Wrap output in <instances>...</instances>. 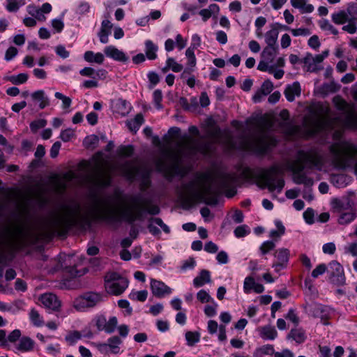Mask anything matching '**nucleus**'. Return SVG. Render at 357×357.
<instances>
[{"label": "nucleus", "instance_id": "obj_24", "mask_svg": "<svg viewBox=\"0 0 357 357\" xmlns=\"http://www.w3.org/2000/svg\"><path fill=\"white\" fill-rule=\"evenodd\" d=\"M258 331L261 337L263 339L274 340L278 335L275 328L270 325L260 327Z\"/></svg>", "mask_w": 357, "mask_h": 357}, {"label": "nucleus", "instance_id": "obj_8", "mask_svg": "<svg viewBox=\"0 0 357 357\" xmlns=\"http://www.w3.org/2000/svg\"><path fill=\"white\" fill-rule=\"evenodd\" d=\"M119 169L124 176L130 180L140 176L145 178L148 174L143 169V167L136 161H126L119 166Z\"/></svg>", "mask_w": 357, "mask_h": 357}, {"label": "nucleus", "instance_id": "obj_32", "mask_svg": "<svg viewBox=\"0 0 357 357\" xmlns=\"http://www.w3.org/2000/svg\"><path fill=\"white\" fill-rule=\"evenodd\" d=\"M288 338L294 339L297 343H302L305 341L306 336L305 331L301 328L291 329L289 333Z\"/></svg>", "mask_w": 357, "mask_h": 357}, {"label": "nucleus", "instance_id": "obj_50", "mask_svg": "<svg viewBox=\"0 0 357 357\" xmlns=\"http://www.w3.org/2000/svg\"><path fill=\"white\" fill-rule=\"evenodd\" d=\"M167 63L168 67L175 73L181 72L183 69V66L178 63L173 58H168Z\"/></svg>", "mask_w": 357, "mask_h": 357}, {"label": "nucleus", "instance_id": "obj_41", "mask_svg": "<svg viewBox=\"0 0 357 357\" xmlns=\"http://www.w3.org/2000/svg\"><path fill=\"white\" fill-rule=\"evenodd\" d=\"M185 339L189 346H193L200 340V335L198 332L188 331L185 333Z\"/></svg>", "mask_w": 357, "mask_h": 357}, {"label": "nucleus", "instance_id": "obj_61", "mask_svg": "<svg viewBox=\"0 0 357 357\" xmlns=\"http://www.w3.org/2000/svg\"><path fill=\"white\" fill-rule=\"evenodd\" d=\"M275 245L273 241H268L263 243L260 247V250L263 255L266 254L275 248Z\"/></svg>", "mask_w": 357, "mask_h": 357}, {"label": "nucleus", "instance_id": "obj_39", "mask_svg": "<svg viewBox=\"0 0 357 357\" xmlns=\"http://www.w3.org/2000/svg\"><path fill=\"white\" fill-rule=\"evenodd\" d=\"M303 62L304 63L305 66L307 67V70L310 72H314L317 70V68L315 66L314 56L310 54L307 53L305 58L303 60Z\"/></svg>", "mask_w": 357, "mask_h": 357}, {"label": "nucleus", "instance_id": "obj_16", "mask_svg": "<svg viewBox=\"0 0 357 357\" xmlns=\"http://www.w3.org/2000/svg\"><path fill=\"white\" fill-rule=\"evenodd\" d=\"M274 255L277 258L278 262L273 264V267L276 272H279L286 267L289 261V250L287 248H280L275 251Z\"/></svg>", "mask_w": 357, "mask_h": 357}, {"label": "nucleus", "instance_id": "obj_48", "mask_svg": "<svg viewBox=\"0 0 357 357\" xmlns=\"http://www.w3.org/2000/svg\"><path fill=\"white\" fill-rule=\"evenodd\" d=\"M54 96L57 99L62 100V107L63 109H67L70 107L72 100L69 97L64 96L60 92H56Z\"/></svg>", "mask_w": 357, "mask_h": 357}, {"label": "nucleus", "instance_id": "obj_49", "mask_svg": "<svg viewBox=\"0 0 357 357\" xmlns=\"http://www.w3.org/2000/svg\"><path fill=\"white\" fill-rule=\"evenodd\" d=\"M250 233V229L247 225H241L237 227L234 230V234L236 237H244Z\"/></svg>", "mask_w": 357, "mask_h": 357}, {"label": "nucleus", "instance_id": "obj_4", "mask_svg": "<svg viewBox=\"0 0 357 357\" xmlns=\"http://www.w3.org/2000/svg\"><path fill=\"white\" fill-rule=\"evenodd\" d=\"M258 178V186L262 189L266 188L271 192L276 190L280 193L284 186V181L280 176V170L276 167H271L268 169L264 170L259 175Z\"/></svg>", "mask_w": 357, "mask_h": 357}, {"label": "nucleus", "instance_id": "obj_60", "mask_svg": "<svg viewBox=\"0 0 357 357\" xmlns=\"http://www.w3.org/2000/svg\"><path fill=\"white\" fill-rule=\"evenodd\" d=\"M56 54L62 59H66L69 56L70 52L66 50L63 45H59L55 47Z\"/></svg>", "mask_w": 357, "mask_h": 357}, {"label": "nucleus", "instance_id": "obj_19", "mask_svg": "<svg viewBox=\"0 0 357 357\" xmlns=\"http://www.w3.org/2000/svg\"><path fill=\"white\" fill-rule=\"evenodd\" d=\"M104 52L105 55L116 61L126 62L128 57L126 54L114 46H107L105 48Z\"/></svg>", "mask_w": 357, "mask_h": 357}, {"label": "nucleus", "instance_id": "obj_43", "mask_svg": "<svg viewBox=\"0 0 357 357\" xmlns=\"http://www.w3.org/2000/svg\"><path fill=\"white\" fill-rule=\"evenodd\" d=\"M274 354V348L273 345L266 344L258 348L255 352V356L259 355H272Z\"/></svg>", "mask_w": 357, "mask_h": 357}, {"label": "nucleus", "instance_id": "obj_63", "mask_svg": "<svg viewBox=\"0 0 357 357\" xmlns=\"http://www.w3.org/2000/svg\"><path fill=\"white\" fill-rule=\"evenodd\" d=\"M82 335L79 332L74 331L66 337V340L70 344H74L77 340L81 339Z\"/></svg>", "mask_w": 357, "mask_h": 357}, {"label": "nucleus", "instance_id": "obj_57", "mask_svg": "<svg viewBox=\"0 0 357 357\" xmlns=\"http://www.w3.org/2000/svg\"><path fill=\"white\" fill-rule=\"evenodd\" d=\"M21 337V331L19 329H15L8 335L7 342L17 343V341H19Z\"/></svg>", "mask_w": 357, "mask_h": 357}, {"label": "nucleus", "instance_id": "obj_51", "mask_svg": "<svg viewBox=\"0 0 357 357\" xmlns=\"http://www.w3.org/2000/svg\"><path fill=\"white\" fill-rule=\"evenodd\" d=\"M149 222H151L152 223H155V225L160 227L165 233L169 234L170 232V229H169V227L163 222V221L161 218H151L149 219Z\"/></svg>", "mask_w": 357, "mask_h": 357}, {"label": "nucleus", "instance_id": "obj_56", "mask_svg": "<svg viewBox=\"0 0 357 357\" xmlns=\"http://www.w3.org/2000/svg\"><path fill=\"white\" fill-rule=\"evenodd\" d=\"M327 271V266L324 264L318 265L312 272V277L317 278L323 275Z\"/></svg>", "mask_w": 357, "mask_h": 357}, {"label": "nucleus", "instance_id": "obj_27", "mask_svg": "<svg viewBox=\"0 0 357 357\" xmlns=\"http://www.w3.org/2000/svg\"><path fill=\"white\" fill-rule=\"evenodd\" d=\"M144 121L143 115L142 114H137L133 119L127 121L126 125L131 132L136 133Z\"/></svg>", "mask_w": 357, "mask_h": 357}, {"label": "nucleus", "instance_id": "obj_38", "mask_svg": "<svg viewBox=\"0 0 357 357\" xmlns=\"http://www.w3.org/2000/svg\"><path fill=\"white\" fill-rule=\"evenodd\" d=\"M6 8L10 12H16L20 6L25 4L24 0H6Z\"/></svg>", "mask_w": 357, "mask_h": 357}, {"label": "nucleus", "instance_id": "obj_23", "mask_svg": "<svg viewBox=\"0 0 357 357\" xmlns=\"http://www.w3.org/2000/svg\"><path fill=\"white\" fill-rule=\"evenodd\" d=\"M301 94V86L297 82H294L291 85H288L284 90V95L288 101L292 102L295 99V96H299Z\"/></svg>", "mask_w": 357, "mask_h": 357}, {"label": "nucleus", "instance_id": "obj_10", "mask_svg": "<svg viewBox=\"0 0 357 357\" xmlns=\"http://www.w3.org/2000/svg\"><path fill=\"white\" fill-rule=\"evenodd\" d=\"M333 22H353L357 21V3L349 4L347 11L340 10L332 15Z\"/></svg>", "mask_w": 357, "mask_h": 357}, {"label": "nucleus", "instance_id": "obj_55", "mask_svg": "<svg viewBox=\"0 0 357 357\" xmlns=\"http://www.w3.org/2000/svg\"><path fill=\"white\" fill-rule=\"evenodd\" d=\"M314 211L311 208H307V210L303 213V218L305 222L309 225L314 222Z\"/></svg>", "mask_w": 357, "mask_h": 357}, {"label": "nucleus", "instance_id": "obj_36", "mask_svg": "<svg viewBox=\"0 0 357 357\" xmlns=\"http://www.w3.org/2000/svg\"><path fill=\"white\" fill-rule=\"evenodd\" d=\"M29 13L38 21H45L46 17L40 8L31 6L28 8Z\"/></svg>", "mask_w": 357, "mask_h": 357}, {"label": "nucleus", "instance_id": "obj_1", "mask_svg": "<svg viewBox=\"0 0 357 357\" xmlns=\"http://www.w3.org/2000/svg\"><path fill=\"white\" fill-rule=\"evenodd\" d=\"M205 137L200 139H194L188 136L179 143V153L176 154L171 151H165L155 162V167L160 172L164 174L171 173L178 165L179 155H193L197 153L207 154L211 151V143L203 140Z\"/></svg>", "mask_w": 357, "mask_h": 357}, {"label": "nucleus", "instance_id": "obj_44", "mask_svg": "<svg viewBox=\"0 0 357 357\" xmlns=\"http://www.w3.org/2000/svg\"><path fill=\"white\" fill-rule=\"evenodd\" d=\"M270 63V62L261 59V60L259 61L258 64L257 69L260 71H268L269 73H272L275 68V66H269Z\"/></svg>", "mask_w": 357, "mask_h": 357}, {"label": "nucleus", "instance_id": "obj_7", "mask_svg": "<svg viewBox=\"0 0 357 357\" xmlns=\"http://www.w3.org/2000/svg\"><path fill=\"white\" fill-rule=\"evenodd\" d=\"M105 289L109 294L120 295L128 286V280L116 273H109L105 277Z\"/></svg>", "mask_w": 357, "mask_h": 357}, {"label": "nucleus", "instance_id": "obj_2", "mask_svg": "<svg viewBox=\"0 0 357 357\" xmlns=\"http://www.w3.org/2000/svg\"><path fill=\"white\" fill-rule=\"evenodd\" d=\"M127 200L129 204L123 206L119 211L113 207L102 205L99 200H96V213L101 218L108 220H116L120 214L127 222L132 223L141 218L146 201L141 194L132 195Z\"/></svg>", "mask_w": 357, "mask_h": 357}, {"label": "nucleus", "instance_id": "obj_30", "mask_svg": "<svg viewBox=\"0 0 357 357\" xmlns=\"http://www.w3.org/2000/svg\"><path fill=\"white\" fill-rule=\"evenodd\" d=\"M278 54V47L266 46L261 52V59L273 63L275 56Z\"/></svg>", "mask_w": 357, "mask_h": 357}, {"label": "nucleus", "instance_id": "obj_47", "mask_svg": "<svg viewBox=\"0 0 357 357\" xmlns=\"http://www.w3.org/2000/svg\"><path fill=\"white\" fill-rule=\"evenodd\" d=\"M47 125L45 119H38L32 121L30 124V128L33 132H36L40 128H44Z\"/></svg>", "mask_w": 357, "mask_h": 357}, {"label": "nucleus", "instance_id": "obj_35", "mask_svg": "<svg viewBox=\"0 0 357 357\" xmlns=\"http://www.w3.org/2000/svg\"><path fill=\"white\" fill-rule=\"evenodd\" d=\"M278 36V31L273 29L268 31L266 34V43L267 46L276 47V41Z\"/></svg>", "mask_w": 357, "mask_h": 357}, {"label": "nucleus", "instance_id": "obj_6", "mask_svg": "<svg viewBox=\"0 0 357 357\" xmlns=\"http://www.w3.org/2000/svg\"><path fill=\"white\" fill-rule=\"evenodd\" d=\"M334 160L340 167L344 166L347 160L352 158L356 152V147L349 143L342 142L334 144L331 147Z\"/></svg>", "mask_w": 357, "mask_h": 357}, {"label": "nucleus", "instance_id": "obj_42", "mask_svg": "<svg viewBox=\"0 0 357 357\" xmlns=\"http://www.w3.org/2000/svg\"><path fill=\"white\" fill-rule=\"evenodd\" d=\"M28 77L29 76L26 73H20L17 75H13L8 77V80L11 82L13 84H20L26 82Z\"/></svg>", "mask_w": 357, "mask_h": 357}, {"label": "nucleus", "instance_id": "obj_22", "mask_svg": "<svg viewBox=\"0 0 357 357\" xmlns=\"http://www.w3.org/2000/svg\"><path fill=\"white\" fill-rule=\"evenodd\" d=\"M194 186L195 182L191 181L188 184H187L185 188L186 190L190 191V197L196 199H204L205 195L209 193L211 190L210 187H204L200 190H196L194 189Z\"/></svg>", "mask_w": 357, "mask_h": 357}, {"label": "nucleus", "instance_id": "obj_34", "mask_svg": "<svg viewBox=\"0 0 357 357\" xmlns=\"http://www.w3.org/2000/svg\"><path fill=\"white\" fill-rule=\"evenodd\" d=\"M29 318L35 326L40 327L44 324L43 318L40 317L39 312L35 309L31 310L29 312Z\"/></svg>", "mask_w": 357, "mask_h": 357}, {"label": "nucleus", "instance_id": "obj_21", "mask_svg": "<svg viewBox=\"0 0 357 357\" xmlns=\"http://www.w3.org/2000/svg\"><path fill=\"white\" fill-rule=\"evenodd\" d=\"M112 107L114 112L121 114V116L127 115L131 109L130 103L126 100L121 98L115 100L113 102Z\"/></svg>", "mask_w": 357, "mask_h": 357}, {"label": "nucleus", "instance_id": "obj_31", "mask_svg": "<svg viewBox=\"0 0 357 357\" xmlns=\"http://www.w3.org/2000/svg\"><path fill=\"white\" fill-rule=\"evenodd\" d=\"M145 48L146 56L149 60H154L157 58L158 46L151 40H149L145 42Z\"/></svg>", "mask_w": 357, "mask_h": 357}, {"label": "nucleus", "instance_id": "obj_17", "mask_svg": "<svg viewBox=\"0 0 357 357\" xmlns=\"http://www.w3.org/2000/svg\"><path fill=\"white\" fill-rule=\"evenodd\" d=\"M40 301L45 307L54 311H58L61 307L60 301L54 294H44L40 296Z\"/></svg>", "mask_w": 357, "mask_h": 357}, {"label": "nucleus", "instance_id": "obj_9", "mask_svg": "<svg viewBox=\"0 0 357 357\" xmlns=\"http://www.w3.org/2000/svg\"><path fill=\"white\" fill-rule=\"evenodd\" d=\"M328 280L337 285L342 286L345 283V276L342 266L337 261H332L328 264Z\"/></svg>", "mask_w": 357, "mask_h": 357}, {"label": "nucleus", "instance_id": "obj_28", "mask_svg": "<svg viewBox=\"0 0 357 357\" xmlns=\"http://www.w3.org/2000/svg\"><path fill=\"white\" fill-rule=\"evenodd\" d=\"M31 98L34 101L40 102L39 107L44 109L50 105L49 98L45 96L44 91L38 90L31 94Z\"/></svg>", "mask_w": 357, "mask_h": 357}, {"label": "nucleus", "instance_id": "obj_45", "mask_svg": "<svg viewBox=\"0 0 357 357\" xmlns=\"http://www.w3.org/2000/svg\"><path fill=\"white\" fill-rule=\"evenodd\" d=\"M195 50L193 48H188L185 51V56L188 58V65L191 68L196 65V58L194 53Z\"/></svg>", "mask_w": 357, "mask_h": 357}, {"label": "nucleus", "instance_id": "obj_14", "mask_svg": "<svg viewBox=\"0 0 357 357\" xmlns=\"http://www.w3.org/2000/svg\"><path fill=\"white\" fill-rule=\"evenodd\" d=\"M122 343V340L118 336H112L107 340V343L100 344L98 346L99 351L105 354H116L119 352V345Z\"/></svg>", "mask_w": 357, "mask_h": 357}, {"label": "nucleus", "instance_id": "obj_52", "mask_svg": "<svg viewBox=\"0 0 357 357\" xmlns=\"http://www.w3.org/2000/svg\"><path fill=\"white\" fill-rule=\"evenodd\" d=\"M197 298L202 303L213 301L211 296L204 289L200 290L197 293Z\"/></svg>", "mask_w": 357, "mask_h": 357}, {"label": "nucleus", "instance_id": "obj_3", "mask_svg": "<svg viewBox=\"0 0 357 357\" xmlns=\"http://www.w3.org/2000/svg\"><path fill=\"white\" fill-rule=\"evenodd\" d=\"M79 206H64L61 211L52 215L47 226L52 234H65L72 226L77 225L84 219Z\"/></svg>", "mask_w": 357, "mask_h": 357}, {"label": "nucleus", "instance_id": "obj_58", "mask_svg": "<svg viewBox=\"0 0 357 357\" xmlns=\"http://www.w3.org/2000/svg\"><path fill=\"white\" fill-rule=\"evenodd\" d=\"M296 183L298 184H304L306 186H312L314 183L313 179L307 177L305 175H300L296 179Z\"/></svg>", "mask_w": 357, "mask_h": 357}, {"label": "nucleus", "instance_id": "obj_20", "mask_svg": "<svg viewBox=\"0 0 357 357\" xmlns=\"http://www.w3.org/2000/svg\"><path fill=\"white\" fill-rule=\"evenodd\" d=\"M92 179L94 185L99 188L108 186L111 182L109 173L103 170L99 171Z\"/></svg>", "mask_w": 357, "mask_h": 357}, {"label": "nucleus", "instance_id": "obj_59", "mask_svg": "<svg viewBox=\"0 0 357 357\" xmlns=\"http://www.w3.org/2000/svg\"><path fill=\"white\" fill-rule=\"evenodd\" d=\"M134 149L132 146H123L119 147V153L121 156L129 157L132 155Z\"/></svg>", "mask_w": 357, "mask_h": 357}, {"label": "nucleus", "instance_id": "obj_13", "mask_svg": "<svg viewBox=\"0 0 357 357\" xmlns=\"http://www.w3.org/2000/svg\"><path fill=\"white\" fill-rule=\"evenodd\" d=\"M309 312L314 317L320 318L324 325L328 324L327 320L333 314L332 310L326 305L314 303L309 307Z\"/></svg>", "mask_w": 357, "mask_h": 357}, {"label": "nucleus", "instance_id": "obj_53", "mask_svg": "<svg viewBox=\"0 0 357 357\" xmlns=\"http://www.w3.org/2000/svg\"><path fill=\"white\" fill-rule=\"evenodd\" d=\"M273 84L272 82L267 79L263 82L259 90L264 93V95H268L273 90Z\"/></svg>", "mask_w": 357, "mask_h": 357}, {"label": "nucleus", "instance_id": "obj_5", "mask_svg": "<svg viewBox=\"0 0 357 357\" xmlns=\"http://www.w3.org/2000/svg\"><path fill=\"white\" fill-rule=\"evenodd\" d=\"M102 294L88 291L77 297L73 301V307L77 311L85 312L88 309L95 307L104 300Z\"/></svg>", "mask_w": 357, "mask_h": 357}, {"label": "nucleus", "instance_id": "obj_11", "mask_svg": "<svg viewBox=\"0 0 357 357\" xmlns=\"http://www.w3.org/2000/svg\"><path fill=\"white\" fill-rule=\"evenodd\" d=\"M296 162L298 172H301L307 167L311 168L317 166L319 163V160L315 154L304 151H299Z\"/></svg>", "mask_w": 357, "mask_h": 357}, {"label": "nucleus", "instance_id": "obj_26", "mask_svg": "<svg viewBox=\"0 0 357 357\" xmlns=\"http://www.w3.org/2000/svg\"><path fill=\"white\" fill-rule=\"evenodd\" d=\"M292 6L298 8L302 13H311L314 10L312 4L307 3V0H290Z\"/></svg>", "mask_w": 357, "mask_h": 357}, {"label": "nucleus", "instance_id": "obj_64", "mask_svg": "<svg viewBox=\"0 0 357 357\" xmlns=\"http://www.w3.org/2000/svg\"><path fill=\"white\" fill-rule=\"evenodd\" d=\"M162 99V94L160 90H155L153 92V100L158 109H160L162 105L160 104Z\"/></svg>", "mask_w": 357, "mask_h": 357}, {"label": "nucleus", "instance_id": "obj_12", "mask_svg": "<svg viewBox=\"0 0 357 357\" xmlns=\"http://www.w3.org/2000/svg\"><path fill=\"white\" fill-rule=\"evenodd\" d=\"M95 326L98 331H104L107 333H112L117 326V319L116 317H112L108 321L104 315H97L93 319Z\"/></svg>", "mask_w": 357, "mask_h": 357}, {"label": "nucleus", "instance_id": "obj_54", "mask_svg": "<svg viewBox=\"0 0 357 357\" xmlns=\"http://www.w3.org/2000/svg\"><path fill=\"white\" fill-rule=\"evenodd\" d=\"M291 32L294 36H306L310 35L312 33L310 29L305 28V27L294 29L291 30Z\"/></svg>", "mask_w": 357, "mask_h": 357}, {"label": "nucleus", "instance_id": "obj_25", "mask_svg": "<svg viewBox=\"0 0 357 357\" xmlns=\"http://www.w3.org/2000/svg\"><path fill=\"white\" fill-rule=\"evenodd\" d=\"M210 272L207 270H202L199 275L193 280V284L196 287H200L206 283L211 282Z\"/></svg>", "mask_w": 357, "mask_h": 357}, {"label": "nucleus", "instance_id": "obj_37", "mask_svg": "<svg viewBox=\"0 0 357 357\" xmlns=\"http://www.w3.org/2000/svg\"><path fill=\"white\" fill-rule=\"evenodd\" d=\"M73 178L71 173H66L63 175V180H59L56 183V188L59 192H63L66 189L67 181H70Z\"/></svg>", "mask_w": 357, "mask_h": 357}, {"label": "nucleus", "instance_id": "obj_40", "mask_svg": "<svg viewBox=\"0 0 357 357\" xmlns=\"http://www.w3.org/2000/svg\"><path fill=\"white\" fill-rule=\"evenodd\" d=\"M356 218L354 212L342 213L339 217L338 222L341 225H347L353 221Z\"/></svg>", "mask_w": 357, "mask_h": 357}, {"label": "nucleus", "instance_id": "obj_15", "mask_svg": "<svg viewBox=\"0 0 357 357\" xmlns=\"http://www.w3.org/2000/svg\"><path fill=\"white\" fill-rule=\"evenodd\" d=\"M151 289L153 295L158 298L164 297L172 292V289L164 282L155 279L151 280Z\"/></svg>", "mask_w": 357, "mask_h": 357}, {"label": "nucleus", "instance_id": "obj_46", "mask_svg": "<svg viewBox=\"0 0 357 357\" xmlns=\"http://www.w3.org/2000/svg\"><path fill=\"white\" fill-rule=\"evenodd\" d=\"M333 102L335 107L340 110L344 111L347 109V102L339 96L334 97Z\"/></svg>", "mask_w": 357, "mask_h": 357}, {"label": "nucleus", "instance_id": "obj_29", "mask_svg": "<svg viewBox=\"0 0 357 357\" xmlns=\"http://www.w3.org/2000/svg\"><path fill=\"white\" fill-rule=\"evenodd\" d=\"M84 59L89 63L102 64L104 61V55L100 53H94L92 51H86L84 54Z\"/></svg>", "mask_w": 357, "mask_h": 357}, {"label": "nucleus", "instance_id": "obj_62", "mask_svg": "<svg viewBox=\"0 0 357 357\" xmlns=\"http://www.w3.org/2000/svg\"><path fill=\"white\" fill-rule=\"evenodd\" d=\"M255 280L252 277H247L245 279L243 289L245 293H249L251 289H253L255 285Z\"/></svg>", "mask_w": 357, "mask_h": 357}, {"label": "nucleus", "instance_id": "obj_33", "mask_svg": "<svg viewBox=\"0 0 357 357\" xmlns=\"http://www.w3.org/2000/svg\"><path fill=\"white\" fill-rule=\"evenodd\" d=\"M112 25L109 24H102V27L98 33L100 40L102 43H107L108 42V36L112 33Z\"/></svg>", "mask_w": 357, "mask_h": 357}, {"label": "nucleus", "instance_id": "obj_18", "mask_svg": "<svg viewBox=\"0 0 357 357\" xmlns=\"http://www.w3.org/2000/svg\"><path fill=\"white\" fill-rule=\"evenodd\" d=\"M35 342L28 336H22L19 341L15 344V352L20 351L22 353L29 352L33 350Z\"/></svg>", "mask_w": 357, "mask_h": 357}]
</instances>
